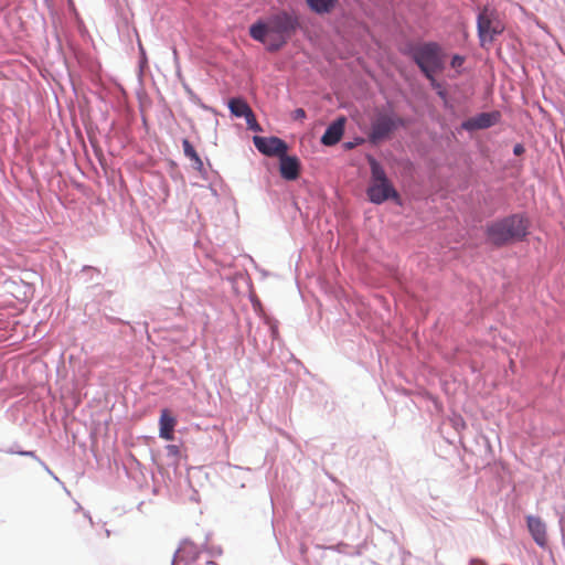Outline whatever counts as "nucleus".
I'll list each match as a JSON object with an SVG mask.
<instances>
[{
	"label": "nucleus",
	"instance_id": "nucleus-7",
	"mask_svg": "<svg viewBox=\"0 0 565 565\" xmlns=\"http://www.w3.org/2000/svg\"><path fill=\"white\" fill-rule=\"evenodd\" d=\"M253 142L257 150L268 157H280L288 150L287 143L278 137L255 136Z\"/></svg>",
	"mask_w": 565,
	"mask_h": 565
},
{
	"label": "nucleus",
	"instance_id": "nucleus-8",
	"mask_svg": "<svg viewBox=\"0 0 565 565\" xmlns=\"http://www.w3.org/2000/svg\"><path fill=\"white\" fill-rule=\"evenodd\" d=\"M501 115L499 111L481 113L473 116L461 124L462 129L472 131L478 129H487L499 122Z\"/></svg>",
	"mask_w": 565,
	"mask_h": 565
},
{
	"label": "nucleus",
	"instance_id": "nucleus-1",
	"mask_svg": "<svg viewBox=\"0 0 565 565\" xmlns=\"http://www.w3.org/2000/svg\"><path fill=\"white\" fill-rule=\"evenodd\" d=\"M298 26V17L282 10L252 24L249 35L255 41L264 43L267 50L275 52L287 43Z\"/></svg>",
	"mask_w": 565,
	"mask_h": 565
},
{
	"label": "nucleus",
	"instance_id": "nucleus-9",
	"mask_svg": "<svg viewBox=\"0 0 565 565\" xmlns=\"http://www.w3.org/2000/svg\"><path fill=\"white\" fill-rule=\"evenodd\" d=\"M279 172L285 180H296L300 174L299 159L295 156H287V152L281 154L279 157Z\"/></svg>",
	"mask_w": 565,
	"mask_h": 565
},
{
	"label": "nucleus",
	"instance_id": "nucleus-17",
	"mask_svg": "<svg viewBox=\"0 0 565 565\" xmlns=\"http://www.w3.org/2000/svg\"><path fill=\"white\" fill-rule=\"evenodd\" d=\"M244 118L246 119V124L249 129L255 130V131L262 130L259 125L257 124V120H256V117L254 114H253V117L244 116Z\"/></svg>",
	"mask_w": 565,
	"mask_h": 565
},
{
	"label": "nucleus",
	"instance_id": "nucleus-18",
	"mask_svg": "<svg viewBox=\"0 0 565 565\" xmlns=\"http://www.w3.org/2000/svg\"><path fill=\"white\" fill-rule=\"evenodd\" d=\"M244 118L246 119V124L249 129L255 130V131L262 130L259 125L257 124V120H256V117L254 114H253V117L244 116Z\"/></svg>",
	"mask_w": 565,
	"mask_h": 565
},
{
	"label": "nucleus",
	"instance_id": "nucleus-11",
	"mask_svg": "<svg viewBox=\"0 0 565 565\" xmlns=\"http://www.w3.org/2000/svg\"><path fill=\"white\" fill-rule=\"evenodd\" d=\"M175 425L177 419L172 413L167 408L162 409L159 418V436L168 441L173 440Z\"/></svg>",
	"mask_w": 565,
	"mask_h": 565
},
{
	"label": "nucleus",
	"instance_id": "nucleus-15",
	"mask_svg": "<svg viewBox=\"0 0 565 565\" xmlns=\"http://www.w3.org/2000/svg\"><path fill=\"white\" fill-rule=\"evenodd\" d=\"M312 11L319 14L329 13L335 7L337 0H307Z\"/></svg>",
	"mask_w": 565,
	"mask_h": 565
},
{
	"label": "nucleus",
	"instance_id": "nucleus-16",
	"mask_svg": "<svg viewBox=\"0 0 565 565\" xmlns=\"http://www.w3.org/2000/svg\"><path fill=\"white\" fill-rule=\"evenodd\" d=\"M244 118L246 119V124L249 129L255 130V131L262 130L259 125L257 124V120H256V117L254 114H253V117L244 116Z\"/></svg>",
	"mask_w": 565,
	"mask_h": 565
},
{
	"label": "nucleus",
	"instance_id": "nucleus-12",
	"mask_svg": "<svg viewBox=\"0 0 565 565\" xmlns=\"http://www.w3.org/2000/svg\"><path fill=\"white\" fill-rule=\"evenodd\" d=\"M527 527L534 541L540 546H545L546 529L542 520L535 516H527Z\"/></svg>",
	"mask_w": 565,
	"mask_h": 565
},
{
	"label": "nucleus",
	"instance_id": "nucleus-13",
	"mask_svg": "<svg viewBox=\"0 0 565 565\" xmlns=\"http://www.w3.org/2000/svg\"><path fill=\"white\" fill-rule=\"evenodd\" d=\"M228 108L235 117H253V110L243 98H232L228 102Z\"/></svg>",
	"mask_w": 565,
	"mask_h": 565
},
{
	"label": "nucleus",
	"instance_id": "nucleus-23",
	"mask_svg": "<svg viewBox=\"0 0 565 565\" xmlns=\"http://www.w3.org/2000/svg\"><path fill=\"white\" fill-rule=\"evenodd\" d=\"M438 94L441 96V97H445V93L443 90H439Z\"/></svg>",
	"mask_w": 565,
	"mask_h": 565
},
{
	"label": "nucleus",
	"instance_id": "nucleus-14",
	"mask_svg": "<svg viewBox=\"0 0 565 565\" xmlns=\"http://www.w3.org/2000/svg\"><path fill=\"white\" fill-rule=\"evenodd\" d=\"M182 147H183V152H184L185 157H188L192 161L193 168L198 171H202L203 170V161L200 158V156L198 154V152L195 151L192 143L188 139H183Z\"/></svg>",
	"mask_w": 565,
	"mask_h": 565
},
{
	"label": "nucleus",
	"instance_id": "nucleus-5",
	"mask_svg": "<svg viewBox=\"0 0 565 565\" xmlns=\"http://www.w3.org/2000/svg\"><path fill=\"white\" fill-rule=\"evenodd\" d=\"M403 125V119L396 114L392 111H379L372 120L369 139L372 143H377L390 138V136Z\"/></svg>",
	"mask_w": 565,
	"mask_h": 565
},
{
	"label": "nucleus",
	"instance_id": "nucleus-6",
	"mask_svg": "<svg viewBox=\"0 0 565 565\" xmlns=\"http://www.w3.org/2000/svg\"><path fill=\"white\" fill-rule=\"evenodd\" d=\"M504 25L499 19L494 9L484 7L478 15V34L481 45L486 42H492L494 36L502 33Z\"/></svg>",
	"mask_w": 565,
	"mask_h": 565
},
{
	"label": "nucleus",
	"instance_id": "nucleus-10",
	"mask_svg": "<svg viewBox=\"0 0 565 565\" xmlns=\"http://www.w3.org/2000/svg\"><path fill=\"white\" fill-rule=\"evenodd\" d=\"M345 117H339L335 119L324 131L323 136L321 137V142L324 146H333L338 143L344 132V126H345Z\"/></svg>",
	"mask_w": 565,
	"mask_h": 565
},
{
	"label": "nucleus",
	"instance_id": "nucleus-19",
	"mask_svg": "<svg viewBox=\"0 0 565 565\" xmlns=\"http://www.w3.org/2000/svg\"><path fill=\"white\" fill-rule=\"evenodd\" d=\"M465 62V58L460 55H455L451 60V66L454 68L460 67Z\"/></svg>",
	"mask_w": 565,
	"mask_h": 565
},
{
	"label": "nucleus",
	"instance_id": "nucleus-2",
	"mask_svg": "<svg viewBox=\"0 0 565 565\" xmlns=\"http://www.w3.org/2000/svg\"><path fill=\"white\" fill-rule=\"evenodd\" d=\"M530 221L524 214H512L487 226V237L495 246L520 242L529 233Z\"/></svg>",
	"mask_w": 565,
	"mask_h": 565
},
{
	"label": "nucleus",
	"instance_id": "nucleus-21",
	"mask_svg": "<svg viewBox=\"0 0 565 565\" xmlns=\"http://www.w3.org/2000/svg\"><path fill=\"white\" fill-rule=\"evenodd\" d=\"M524 152V147L521 143H518L513 148V153L515 156H521Z\"/></svg>",
	"mask_w": 565,
	"mask_h": 565
},
{
	"label": "nucleus",
	"instance_id": "nucleus-3",
	"mask_svg": "<svg viewBox=\"0 0 565 565\" xmlns=\"http://www.w3.org/2000/svg\"><path fill=\"white\" fill-rule=\"evenodd\" d=\"M367 162L371 168V181L366 190L369 200L374 204H382L388 199L399 200V195L387 179L383 167L373 157H369Z\"/></svg>",
	"mask_w": 565,
	"mask_h": 565
},
{
	"label": "nucleus",
	"instance_id": "nucleus-4",
	"mask_svg": "<svg viewBox=\"0 0 565 565\" xmlns=\"http://www.w3.org/2000/svg\"><path fill=\"white\" fill-rule=\"evenodd\" d=\"M412 57L430 81L434 88H440L439 83L435 78V73L440 71L444 65L440 47L436 43H426L413 49Z\"/></svg>",
	"mask_w": 565,
	"mask_h": 565
},
{
	"label": "nucleus",
	"instance_id": "nucleus-20",
	"mask_svg": "<svg viewBox=\"0 0 565 565\" xmlns=\"http://www.w3.org/2000/svg\"><path fill=\"white\" fill-rule=\"evenodd\" d=\"M292 118L298 119H305L306 118V111L302 108H297L292 113Z\"/></svg>",
	"mask_w": 565,
	"mask_h": 565
},
{
	"label": "nucleus",
	"instance_id": "nucleus-22",
	"mask_svg": "<svg viewBox=\"0 0 565 565\" xmlns=\"http://www.w3.org/2000/svg\"><path fill=\"white\" fill-rule=\"evenodd\" d=\"M169 448L171 449V451H177V447L175 446H170Z\"/></svg>",
	"mask_w": 565,
	"mask_h": 565
}]
</instances>
